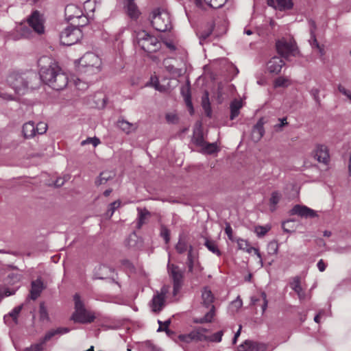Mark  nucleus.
Wrapping results in <instances>:
<instances>
[{"instance_id":"f257e3e1","label":"nucleus","mask_w":351,"mask_h":351,"mask_svg":"<svg viewBox=\"0 0 351 351\" xmlns=\"http://www.w3.org/2000/svg\"><path fill=\"white\" fill-rule=\"evenodd\" d=\"M40 80L56 90L64 88L69 82L67 75L50 57L43 56L38 61Z\"/></svg>"},{"instance_id":"2f4dec72","label":"nucleus","mask_w":351,"mask_h":351,"mask_svg":"<svg viewBox=\"0 0 351 351\" xmlns=\"http://www.w3.org/2000/svg\"><path fill=\"white\" fill-rule=\"evenodd\" d=\"M126 7L128 14L130 18L137 19L138 17L140 15V11L134 3V0H128Z\"/></svg>"},{"instance_id":"4d7b16f0","label":"nucleus","mask_w":351,"mask_h":351,"mask_svg":"<svg viewBox=\"0 0 351 351\" xmlns=\"http://www.w3.org/2000/svg\"><path fill=\"white\" fill-rule=\"evenodd\" d=\"M243 305L242 300L240 298L239 296H238L236 300H234L231 303V308L232 311H237L240 308H241Z\"/></svg>"},{"instance_id":"6e6552de","label":"nucleus","mask_w":351,"mask_h":351,"mask_svg":"<svg viewBox=\"0 0 351 351\" xmlns=\"http://www.w3.org/2000/svg\"><path fill=\"white\" fill-rule=\"evenodd\" d=\"M7 80L10 86L19 95H23L27 89V77H25L19 73H11Z\"/></svg>"},{"instance_id":"338daca9","label":"nucleus","mask_w":351,"mask_h":351,"mask_svg":"<svg viewBox=\"0 0 351 351\" xmlns=\"http://www.w3.org/2000/svg\"><path fill=\"white\" fill-rule=\"evenodd\" d=\"M199 260L194 261H186V264L188 267V273L189 271H191L196 266L197 264H199Z\"/></svg>"},{"instance_id":"4be33fe9","label":"nucleus","mask_w":351,"mask_h":351,"mask_svg":"<svg viewBox=\"0 0 351 351\" xmlns=\"http://www.w3.org/2000/svg\"><path fill=\"white\" fill-rule=\"evenodd\" d=\"M29 298L35 300H36L44 289L43 282L40 279H37L32 282Z\"/></svg>"},{"instance_id":"39448f33","label":"nucleus","mask_w":351,"mask_h":351,"mask_svg":"<svg viewBox=\"0 0 351 351\" xmlns=\"http://www.w3.org/2000/svg\"><path fill=\"white\" fill-rule=\"evenodd\" d=\"M202 304L207 308H210L205 315L200 318H195L194 322L197 324H204L211 322L215 316V306L213 304L215 297L210 289L204 287L202 292Z\"/></svg>"},{"instance_id":"2eb2a0df","label":"nucleus","mask_w":351,"mask_h":351,"mask_svg":"<svg viewBox=\"0 0 351 351\" xmlns=\"http://www.w3.org/2000/svg\"><path fill=\"white\" fill-rule=\"evenodd\" d=\"M267 346L264 343L251 340H245L239 348V351H266Z\"/></svg>"},{"instance_id":"e433bc0d","label":"nucleus","mask_w":351,"mask_h":351,"mask_svg":"<svg viewBox=\"0 0 351 351\" xmlns=\"http://www.w3.org/2000/svg\"><path fill=\"white\" fill-rule=\"evenodd\" d=\"M138 222L137 228H141V226L145 223L146 219L150 215V213L145 208H138Z\"/></svg>"},{"instance_id":"603ef678","label":"nucleus","mask_w":351,"mask_h":351,"mask_svg":"<svg viewBox=\"0 0 351 351\" xmlns=\"http://www.w3.org/2000/svg\"><path fill=\"white\" fill-rule=\"evenodd\" d=\"M270 226H259L255 228V232L258 237H263L270 230Z\"/></svg>"},{"instance_id":"ddd939ff","label":"nucleus","mask_w":351,"mask_h":351,"mask_svg":"<svg viewBox=\"0 0 351 351\" xmlns=\"http://www.w3.org/2000/svg\"><path fill=\"white\" fill-rule=\"evenodd\" d=\"M167 291V288L163 287L160 293L157 291L156 293L154 295L149 303V306L153 312L158 313L163 308Z\"/></svg>"},{"instance_id":"8fccbe9b","label":"nucleus","mask_w":351,"mask_h":351,"mask_svg":"<svg viewBox=\"0 0 351 351\" xmlns=\"http://www.w3.org/2000/svg\"><path fill=\"white\" fill-rule=\"evenodd\" d=\"M121 206V202L119 200L114 201L109 205V208L106 213V215L110 218L114 214V211L119 208Z\"/></svg>"},{"instance_id":"cd10ccee","label":"nucleus","mask_w":351,"mask_h":351,"mask_svg":"<svg viewBox=\"0 0 351 351\" xmlns=\"http://www.w3.org/2000/svg\"><path fill=\"white\" fill-rule=\"evenodd\" d=\"M113 272L114 270L111 267L102 265L97 269L95 276L99 279H106L112 277Z\"/></svg>"},{"instance_id":"72a5a7b5","label":"nucleus","mask_w":351,"mask_h":351,"mask_svg":"<svg viewBox=\"0 0 351 351\" xmlns=\"http://www.w3.org/2000/svg\"><path fill=\"white\" fill-rule=\"evenodd\" d=\"M202 106L207 117H210L212 115V110L209 100V94L208 91H205L202 97Z\"/></svg>"},{"instance_id":"6e6d98bb","label":"nucleus","mask_w":351,"mask_h":351,"mask_svg":"<svg viewBox=\"0 0 351 351\" xmlns=\"http://www.w3.org/2000/svg\"><path fill=\"white\" fill-rule=\"evenodd\" d=\"M160 236L165 239L166 243H168L169 242L170 232L169 229L165 226H161Z\"/></svg>"},{"instance_id":"dca6fc26","label":"nucleus","mask_w":351,"mask_h":351,"mask_svg":"<svg viewBox=\"0 0 351 351\" xmlns=\"http://www.w3.org/2000/svg\"><path fill=\"white\" fill-rule=\"evenodd\" d=\"M285 65V63L280 57L274 56L268 61L267 69L270 73L277 75Z\"/></svg>"},{"instance_id":"4c0bfd02","label":"nucleus","mask_w":351,"mask_h":351,"mask_svg":"<svg viewBox=\"0 0 351 351\" xmlns=\"http://www.w3.org/2000/svg\"><path fill=\"white\" fill-rule=\"evenodd\" d=\"M282 195L278 191H274L269 199V207L270 210L273 212L276 208V205L278 204L280 200L281 199Z\"/></svg>"},{"instance_id":"0e129e2a","label":"nucleus","mask_w":351,"mask_h":351,"mask_svg":"<svg viewBox=\"0 0 351 351\" xmlns=\"http://www.w3.org/2000/svg\"><path fill=\"white\" fill-rule=\"evenodd\" d=\"M261 296L263 300V304H262L261 308H262L263 313H264L267 308L268 301L267 299V295L265 292H261Z\"/></svg>"},{"instance_id":"6ab92c4d","label":"nucleus","mask_w":351,"mask_h":351,"mask_svg":"<svg viewBox=\"0 0 351 351\" xmlns=\"http://www.w3.org/2000/svg\"><path fill=\"white\" fill-rule=\"evenodd\" d=\"M65 15L69 21L80 19L83 16L82 10L76 5L69 4L65 8Z\"/></svg>"},{"instance_id":"0eeeda50","label":"nucleus","mask_w":351,"mask_h":351,"mask_svg":"<svg viewBox=\"0 0 351 351\" xmlns=\"http://www.w3.org/2000/svg\"><path fill=\"white\" fill-rule=\"evenodd\" d=\"M278 53L286 59L291 56H297L299 53L298 48L294 40L282 39L276 43Z\"/></svg>"},{"instance_id":"5fc2aeb1","label":"nucleus","mask_w":351,"mask_h":351,"mask_svg":"<svg viewBox=\"0 0 351 351\" xmlns=\"http://www.w3.org/2000/svg\"><path fill=\"white\" fill-rule=\"evenodd\" d=\"M223 336V331L220 330L210 336H207V340L212 342H220Z\"/></svg>"},{"instance_id":"c85d7f7f","label":"nucleus","mask_w":351,"mask_h":351,"mask_svg":"<svg viewBox=\"0 0 351 351\" xmlns=\"http://www.w3.org/2000/svg\"><path fill=\"white\" fill-rule=\"evenodd\" d=\"M207 332V329L202 327H199L191 331L190 332V337L192 338L193 341H206L207 336L205 335V333Z\"/></svg>"},{"instance_id":"a878e982","label":"nucleus","mask_w":351,"mask_h":351,"mask_svg":"<svg viewBox=\"0 0 351 351\" xmlns=\"http://www.w3.org/2000/svg\"><path fill=\"white\" fill-rule=\"evenodd\" d=\"M25 28L21 27L20 29L16 28L12 31L5 32L4 34L5 39L6 40H19L25 36Z\"/></svg>"},{"instance_id":"e2e57ef3","label":"nucleus","mask_w":351,"mask_h":351,"mask_svg":"<svg viewBox=\"0 0 351 351\" xmlns=\"http://www.w3.org/2000/svg\"><path fill=\"white\" fill-rule=\"evenodd\" d=\"M166 119H167V121L170 123H175L178 122V120L177 115L173 113L167 114Z\"/></svg>"},{"instance_id":"473e14b6","label":"nucleus","mask_w":351,"mask_h":351,"mask_svg":"<svg viewBox=\"0 0 351 351\" xmlns=\"http://www.w3.org/2000/svg\"><path fill=\"white\" fill-rule=\"evenodd\" d=\"M170 59H165L163 62V64L166 70L171 75L176 77H180L182 75L183 71L182 69H178L174 66L171 62Z\"/></svg>"},{"instance_id":"f704fd0d","label":"nucleus","mask_w":351,"mask_h":351,"mask_svg":"<svg viewBox=\"0 0 351 351\" xmlns=\"http://www.w3.org/2000/svg\"><path fill=\"white\" fill-rule=\"evenodd\" d=\"M214 29V25H210L206 29L198 32L197 35L199 39V44L203 45L206 39L212 34Z\"/></svg>"},{"instance_id":"7ed1b4c3","label":"nucleus","mask_w":351,"mask_h":351,"mask_svg":"<svg viewBox=\"0 0 351 351\" xmlns=\"http://www.w3.org/2000/svg\"><path fill=\"white\" fill-rule=\"evenodd\" d=\"M75 303V311L71 315V319L75 323L88 324L93 322L95 319V315L88 311L84 306L80 295L75 293L73 296Z\"/></svg>"},{"instance_id":"680f3d73","label":"nucleus","mask_w":351,"mask_h":351,"mask_svg":"<svg viewBox=\"0 0 351 351\" xmlns=\"http://www.w3.org/2000/svg\"><path fill=\"white\" fill-rule=\"evenodd\" d=\"M170 323H171L170 319L166 320L164 322H162L161 321L159 320L158 321L159 328L158 329V331L165 330L166 332H168V327H169Z\"/></svg>"},{"instance_id":"1a4fd4ad","label":"nucleus","mask_w":351,"mask_h":351,"mask_svg":"<svg viewBox=\"0 0 351 351\" xmlns=\"http://www.w3.org/2000/svg\"><path fill=\"white\" fill-rule=\"evenodd\" d=\"M81 30L76 27H67L60 34V42L64 45H72L82 38Z\"/></svg>"},{"instance_id":"a19ab883","label":"nucleus","mask_w":351,"mask_h":351,"mask_svg":"<svg viewBox=\"0 0 351 351\" xmlns=\"http://www.w3.org/2000/svg\"><path fill=\"white\" fill-rule=\"evenodd\" d=\"M204 245L208 248L209 251L212 252L213 254H215L217 256L221 255V252L218 249L217 245L214 241L206 239Z\"/></svg>"},{"instance_id":"bf43d9fd","label":"nucleus","mask_w":351,"mask_h":351,"mask_svg":"<svg viewBox=\"0 0 351 351\" xmlns=\"http://www.w3.org/2000/svg\"><path fill=\"white\" fill-rule=\"evenodd\" d=\"M44 350V346L40 343H38L32 345L29 348H27L25 351H43Z\"/></svg>"},{"instance_id":"bb28decb","label":"nucleus","mask_w":351,"mask_h":351,"mask_svg":"<svg viewBox=\"0 0 351 351\" xmlns=\"http://www.w3.org/2000/svg\"><path fill=\"white\" fill-rule=\"evenodd\" d=\"M181 95H182L185 104L189 108L190 114L193 113V106L191 101V95L190 91V87L189 86H184L181 88Z\"/></svg>"},{"instance_id":"9d476101","label":"nucleus","mask_w":351,"mask_h":351,"mask_svg":"<svg viewBox=\"0 0 351 351\" xmlns=\"http://www.w3.org/2000/svg\"><path fill=\"white\" fill-rule=\"evenodd\" d=\"M47 130V125L44 122H39L35 125L33 121H29L23 126V132L25 138H32L36 134H43Z\"/></svg>"},{"instance_id":"4468645a","label":"nucleus","mask_w":351,"mask_h":351,"mask_svg":"<svg viewBox=\"0 0 351 351\" xmlns=\"http://www.w3.org/2000/svg\"><path fill=\"white\" fill-rule=\"evenodd\" d=\"M292 215H298L301 217L304 218H314L317 217V213L315 210L306 206L297 204L293 206L291 210Z\"/></svg>"},{"instance_id":"ea45409f","label":"nucleus","mask_w":351,"mask_h":351,"mask_svg":"<svg viewBox=\"0 0 351 351\" xmlns=\"http://www.w3.org/2000/svg\"><path fill=\"white\" fill-rule=\"evenodd\" d=\"M193 142L200 147L204 145L206 141L204 139L203 132L200 130L194 132Z\"/></svg>"},{"instance_id":"7c9ffc66","label":"nucleus","mask_w":351,"mask_h":351,"mask_svg":"<svg viewBox=\"0 0 351 351\" xmlns=\"http://www.w3.org/2000/svg\"><path fill=\"white\" fill-rule=\"evenodd\" d=\"M310 45L311 47L314 49H316L319 54V58L321 59H323L324 55H325V50L324 45H320L319 43L317 42L315 34L313 33V29H311V37L309 40Z\"/></svg>"},{"instance_id":"5701e85b","label":"nucleus","mask_w":351,"mask_h":351,"mask_svg":"<svg viewBox=\"0 0 351 351\" xmlns=\"http://www.w3.org/2000/svg\"><path fill=\"white\" fill-rule=\"evenodd\" d=\"M263 119H260L253 127L252 131V138L254 142L259 141L265 134Z\"/></svg>"},{"instance_id":"052dcab7","label":"nucleus","mask_w":351,"mask_h":351,"mask_svg":"<svg viewBox=\"0 0 351 351\" xmlns=\"http://www.w3.org/2000/svg\"><path fill=\"white\" fill-rule=\"evenodd\" d=\"M75 85L79 90H86L88 88L87 83L83 82L81 79L77 78L76 80H75Z\"/></svg>"},{"instance_id":"de8ad7c7","label":"nucleus","mask_w":351,"mask_h":351,"mask_svg":"<svg viewBox=\"0 0 351 351\" xmlns=\"http://www.w3.org/2000/svg\"><path fill=\"white\" fill-rule=\"evenodd\" d=\"M197 260H198V253L194 250L191 245H189L186 261H194Z\"/></svg>"},{"instance_id":"a18cd8bd","label":"nucleus","mask_w":351,"mask_h":351,"mask_svg":"<svg viewBox=\"0 0 351 351\" xmlns=\"http://www.w3.org/2000/svg\"><path fill=\"white\" fill-rule=\"evenodd\" d=\"M228 0H208L206 3L210 8L217 9L221 8Z\"/></svg>"},{"instance_id":"c9c22d12","label":"nucleus","mask_w":351,"mask_h":351,"mask_svg":"<svg viewBox=\"0 0 351 351\" xmlns=\"http://www.w3.org/2000/svg\"><path fill=\"white\" fill-rule=\"evenodd\" d=\"M242 107L241 101L234 100L230 104V119H234L239 114V110Z\"/></svg>"},{"instance_id":"c756f323","label":"nucleus","mask_w":351,"mask_h":351,"mask_svg":"<svg viewBox=\"0 0 351 351\" xmlns=\"http://www.w3.org/2000/svg\"><path fill=\"white\" fill-rule=\"evenodd\" d=\"M114 176H115V173L113 171H102L99 174V176L96 180L95 184L97 186L105 184L108 180L113 179Z\"/></svg>"},{"instance_id":"79ce46f5","label":"nucleus","mask_w":351,"mask_h":351,"mask_svg":"<svg viewBox=\"0 0 351 351\" xmlns=\"http://www.w3.org/2000/svg\"><path fill=\"white\" fill-rule=\"evenodd\" d=\"M189 248V245H188L187 242L183 239L182 238H180L178 243L176 245V250L179 254H183L186 251L188 252Z\"/></svg>"},{"instance_id":"423d86ee","label":"nucleus","mask_w":351,"mask_h":351,"mask_svg":"<svg viewBox=\"0 0 351 351\" xmlns=\"http://www.w3.org/2000/svg\"><path fill=\"white\" fill-rule=\"evenodd\" d=\"M151 23L156 30L161 32L170 30L172 27L169 13L159 9L153 11Z\"/></svg>"},{"instance_id":"a211bd4d","label":"nucleus","mask_w":351,"mask_h":351,"mask_svg":"<svg viewBox=\"0 0 351 351\" xmlns=\"http://www.w3.org/2000/svg\"><path fill=\"white\" fill-rule=\"evenodd\" d=\"M23 308V304L14 307L8 315H4L5 323L10 326H13L18 323V316Z\"/></svg>"},{"instance_id":"69168bd1","label":"nucleus","mask_w":351,"mask_h":351,"mask_svg":"<svg viewBox=\"0 0 351 351\" xmlns=\"http://www.w3.org/2000/svg\"><path fill=\"white\" fill-rule=\"evenodd\" d=\"M319 90L317 88H312L311 90V95L313 96V99L315 100L317 103L319 102Z\"/></svg>"},{"instance_id":"20e7f679","label":"nucleus","mask_w":351,"mask_h":351,"mask_svg":"<svg viewBox=\"0 0 351 351\" xmlns=\"http://www.w3.org/2000/svg\"><path fill=\"white\" fill-rule=\"evenodd\" d=\"M136 40L138 45L147 53H154L161 47V43L158 38L144 30L136 33Z\"/></svg>"},{"instance_id":"864d4df0","label":"nucleus","mask_w":351,"mask_h":351,"mask_svg":"<svg viewBox=\"0 0 351 351\" xmlns=\"http://www.w3.org/2000/svg\"><path fill=\"white\" fill-rule=\"evenodd\" d=\"M289 84V80L285 77H279L274 81L275 87H284L287 86Z\"/></svg>"},{"instance_id":"3c124183","label":"nucleus","mask_w":351,"mask_h":351,"mask_svg":"<svg viewBox=\"0 0 351 351\" xmlns=\"http://www.w3.org/2000/svg\"><path fill=\"white\" fill-rule=\"evenodd\" d=\"M203 269V267L200 265V263H199L197 264L193 270L189 271V274H191L194 278H198L202 276Z\"/></svg>"},{"instance_id":"f8f14e48","label":"nucleus","mask_w":351,"mask_h":351,"mask_svg":"<svg viewBox=\"0 0 351 351\" xmlns=\"http://www.w3.org/2000/svg\"><path fill=\"white\" fill-rule=\"evenodd\" d=\"M29 25L38 34L45 32L44 19L43 15L38 11H34L27 19Z\"/></svg>"},{"instance_id":"393cba45","label":"nucleus","mask_w":351,"mask_h":351,"mask_svg":"<svg viewBox=\"0 0 351 351\" xmlns=\"http://www.w3.org/2000/svg\"><path fill=\"white\" fill-rule=\"evenodd\" d=\"M69 331L70 329L66 327L58 328L56 329L50 330L45 334L44 337L40 339V342L44 346L47 341H49L55 335L66 334Z\"/></svg>"},{"instance_id":"774afa93","label":"nucleus","mask_w":351,"mask_h":351,"mask_svg":"<svg viewBox=\"0 0 351 351\" xmlns=\"http://www.w3.org/2000/svg\"><path fill=\"white\" fill-rule=\"evenodd\" d=\"M179 339L184 342L190 343L193 341L192 338L190 337V333L187 335H179Z\"/></svg>"},{"instance_id":"9b49d317","label":"nucleus","mask_w":351,"mask_h":351,"mask_svg":"<svg viewBox=\"0 0 351 351\" xmlns=\"http://www.w3.org/2000/svg\"><path fill=\"white\" fill-rule=\"evenodd\" d=\"M168 272L173 280V293L174 295H176L179 292L180 288L182 287L184 273L183 271L178 266L173 264L168 265Z\"/></svg>"},{"instance_id":"b1692460","label":"nucleus","mask_w":351,"mask_h":351,"mask_svg":"<svg viewBox=\"0 0 351 351\" xmlns=\"http://www.w3.org/2000/svg\"><path fill=\"white\" fill-rule=\"evenodd\" d=\"M290 287L297 293L300 300L305 299L306 294L301 287L300 278L299 276H295L292 279L291 282H290Z\"/></svg>"},{"instance_id":"aec40b11","label":"nucleus","mask_w":351,"mask_h":351,"mask_svg":"<svg viewBox=\"0 0 351 351\" xmlns=\"http://www.w3.org/2000/svg\"><path fill=\"white\" fill-rule=\"evenodd\" d=\"M237 242L238 247H239V250H245L247 253H252V252H254V254L259 258V262L261 263V266L263 265V260H262V257H261V253L259 252V250L257 248L249 246L248 242L247 241L244 240V239H237Z\"/></svg>"},{"instance_id":"c03bdc74","label":"nucleus","mask_w":351,"mask_h":351,"mask_svg":"<svg viewBox=\"0 0 351 351\" xmlns=\"http://www.w3.org/2000/svg\"><path fill=\"white\" fill-rule=\"evenodd\" d=\"M119 128L126 133H130L132 130V124L125 120L119 121Z\"/></svg>"},{"instance_id":"412c9836","label":"nucleus","mask_w":351,"mask_h":351,"mask_svg":"<svg viewBox=\"0 0 351 351\" xmlns=\"http://www.w3.org/2000/svg\"><path fill=\"white\" fill-rule=\"evenodd\" d=\"M268 5L280 11L290 10L293 6L292 0H268Z\"/></svg>"},{"instance_id":"f3484780","label":"nucleus","mask_w":351,"mask_h":351,"mask_svg":"<svg viewBox=\"0 0 351 351\" xmlns=\"http://www.w3.org/2000/svg\"><path fill=\"white\" fill-rule=\"evenodd\" d=\"M314 157L318 162L327 164L330 158L328 147L324 145L317 146Z\"/></svg>"},{"instance_id":"37998d69","label":"nucleus","mask_w":351,"mask_h":351,"mask_svg":"<svg viewBox=\"0 0 351 351\" xmlns=\"http://www.w3.org/2000/svg\"><path fill=\"white\" fill-rule=\"evenodd\" d=\"M39 315L41 321L49 322L50 318L49 316L47 308L45 304V302H40L39 306Z\"/></svg>"},{"instance_id":"58836bf2","label":"nucleus","mask_w":351,"mask_h":351,"mask_svg":"<svg viewBox=\"0 0 351 351\" xmlns=\"http://www.w3.org/2000/svg\"><path fill=\"white\" fill-rule=\"evenodd\" d=\"M202 152L208 154H212L218 151L217 144L215 143L205 142L204 145L201 147Z\"/></svg>"},{"instance_id":"09e8293b","label":"nucleus","mask_w":351,"mask_h":351,"mask_svg":"<svg viewBox=\"0 0 351 351\" xmlns=\"http://www.w3.org/2000/svg\"><path fill=\"white\" fill-rule=\"evenodd\" d=\"M278 251V243L276 241L269 242L267 245V252L269 254H276Z\"/></svg>"},{"instance_id":"13d9d810","label":"nucleus","mask_w":351,"mask_h":351,"mask_svg":"<svg viewBox=\"0 0 351 351\" xmlns=\"http://www.w3.org/2000/svg\"><path fill=\"white\" fill-rule=\"evenodd\" d=\"M279 121H280L279 123H277V124L274 125V128L276 132L281 131L284 126L288 125L286 117L279 119Z\"/></svg>"},{"instance_id":"49530a36","label":"nucleus","mask_w":351,"mask_h":351,"mask_svg":"<svg viewBox=\"0 0 351 351\" xmlns=\"http://www.w3.org/2000/svg\"><path fill=\"white\" fill-rule=\"evenodd\" d=\"M101 141L99 138L95 137H88L86 139L82 141L81 142V145L84 146L88 144H92L94 147H97L99 144H100Z\"/></svg>"},{"instance_id":"f03ea898","label":"nucleus","mask_w":351,"mask_h":351,"mask_svg":"<svg viewBox=\"0 0 351 351\" xmlns=\"http://www.w3.org/2000/svg\"><path fill=\"white\" fill-rule=\"evenodd\" d=\"M101 61L94 53H86L80 60L77 69L81 73L94 74L100 71Z\"/></svg>"}]
</instances>
